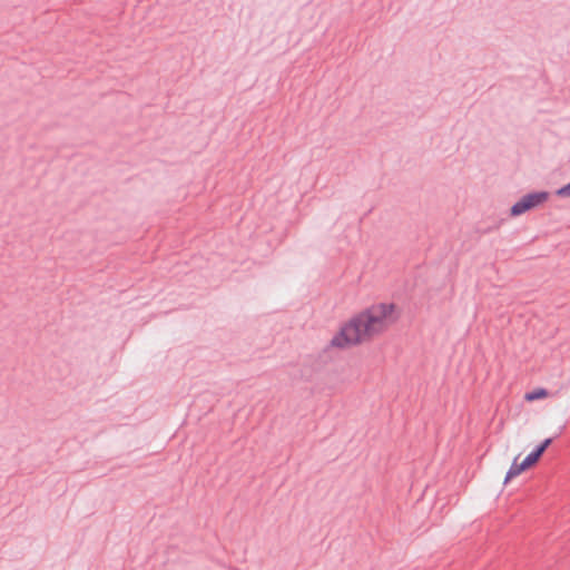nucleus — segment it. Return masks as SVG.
Wrapping results in <instances>:
<instances>
[{
	"instance_id": "f257e3e1",
	"label": "nucleus",
	"mask_w": 570,
	"mask_h": 570,
	"mask_svg": "<svg viewBox=\"0 0 570 570\" xmlns=\"http://www.w3.org/2000/svg\"><path fill=\"white\" fill-rule=\"evenodd\" d=\"M395 303L381 302L370 305L348 318L331 338V346L340 350L361 345L384 334L400 318Z\"/></svg>"
},
{
	"instance_id": "f03ea898",
	"label": "nucleus",
	"mask_w": 570,
	"mask_h": 570,
	"mask_svg": "<svg viewBox=\"0 0 570 570\" xmlns=\"http://www.w3.org/2000/svg\"><path fill=\"white\" fill-rule=\"evenodd\" d=\"M549 194L547 191L532 193L523 196L511 207V215L519 216L523 213L535 208L547 202Z\"/></svg>"
},
{
	"instance_id": "7ed1b4c3",
	"label": "nucleus",
	"mask_w": 570,
	"mask_h": 570,
	"mask_svg": "<svg viewBox=\"0 0 570 570\" xmlns=\"http://www.w3.org/2000/svg\"><path fill=\"white\" fill-rule=\"evenodd\" d=\"M518 459H519V456L514 458V460H513V462H512V464H511L510 469L508 470L507 475L504 478V483H508L513 478H515V476L520 475L521 473H523L524 471L531 469L540 460V458L533 451L530 454H528L523 459L522 462L518 463Z\"/></svg>"
},
{
	"instance_id": "20e7f679",
	"label": "nucleus",
	"mask_w": 570,
	"mask_h": 570,
	"mask_svg": "<svg viewBox=\"0 0 570 570\" xmlns=\"http://www.w3.org/2000/svg\"><path fill=\"white\" fill-rule=\"evenodd\" d=\"M549 392L548 390L543 389V387H538V389H534L530 392H527L524 394V400L527 402H534V401H538V400H543V399H547L549 397Z\"/></svg>"
},
{
	"instance_id": "39448f33",
	"label": "nucleus",
	"mask_w": 570,
	"mask_h": 570,
	"mask_svg": "<svg viewBox=\"0 0 570 570\" xmlns=\"http://www.w3.org/2000/svg\"><path fill=\"white\" fill-rule=\"evenodd\" d=\"M556 194L560 197H570V183L559 188Z\"/></svg>"
},
{
	"instance_id": "423d86ee",
	"label": "nucleus",
	"mask_w": 570,
	"mask_h": 570,
	"mask_svg": "<svg viewBox=\"0 0 570 570\" xmlns=\"http://www.w3.org/2000/svg\"><path fill=\"white\" fill-rule=\"evenodd\" d=\"M546 449L542 445H539L533 452L537 453L539 458L544 453Z\"/></svg>"
},
{
	"instance_id": "0eeeda50",
	"label": "nucleus",
	"mask_w": 570,
	"mask_h": 570,
	"mask_svg": "<svg viewBox=\"0 0 570 570\" xmlns=\"http://www.w3.org/2000/svg\"><path fill=\"white\" fill-rule=\"evenodd\" d=\"M551 442H552L551 439H546L542 441V443L540 445H542L547 450L548 446L551 444Z\"/></svg>"
}]
</instances>
